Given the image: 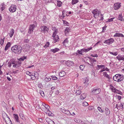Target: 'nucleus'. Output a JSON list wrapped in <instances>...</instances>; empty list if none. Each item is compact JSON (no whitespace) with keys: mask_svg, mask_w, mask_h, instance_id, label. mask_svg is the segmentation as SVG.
<instances>
[{"mask_svg":"<svg viewBox=\"0 0 124 124\" xmlns=\"http://www.w3.org/2000/svg\"><path fill=\"white\" fill-rule=\"evenodd\" d=\"M22 48L19 46L15 45L11 48V50L16 54H19L22 51Z\"/></svg>","mask_w":124,"mask_h":124,"instance_id":"obj_1","label":"nucleus"},{"mask_svg":"<svg viewBox=\"0 0 124 124\" xmlns=\"http://www.w3.org/2000/svg\"><path fill=\"white\" fill-rule=\"evenodd\" d=\"M113 79L117 82H120L123 81L124 79V76L123 75L117 74L114 76Z\"/></svg>","mask_w":124,"mask_h":124,"instance_id":"obj_2","label":"nucleus"},{"mask_svg":"<svg viewBox=\"0 0 124 124\" xmlns=\"http://www.w3.org/2000/svg\"><path fill=\"white\" fill-rule=\"evenodd\" d=\"M34 23L30 25V27L29 28L28 33L30 34H31L33 32L34 28L36 27L37 24V23L36 22L34 21Z\"/></svg>","mask_w":124,"mask_h":124,"instance_id":"obj_3","label":"nucleus"},{"mask_svg":"<svg viewBox=\"0 0 124 124\" xmlns=\"http://www.w3.org/2000/svg\"><path fill=\"white\" fill-rule=\"evenodd\" d=\"M101 91V89L98 88L97 87H95L92 89V93L94 95H97L100 93Z\"/></svg>","mask_w":124,"mask_h":124,"instance_id":"obj_4","label":"nucleus"},{"mask_svg":"<svg viewBox=\"0 0 124 124\" xmlns=\"http://www.w3.org/2000/svg\"><path fill=\"white\" fill-rule=\"evenodd\" d=\"M40 29H41V32L44 33L48 32L49 30V28L45 25H41L40 27Z\"/></svg>","mask_w":124,"mask_h":124,"instance_id":"obj_5","label":"nucleus"},{"mask_svg":"<svg viewBox=\"0 0 124 124\" xmlns=\"http://www.w3.org/2000/svg\"><path fill=\"white\" fill-rule=\"evenodd\" d=\"M16 9V6L15 5H12L9 8V11L11 12H15Z\"/></svg>","mask_w":124,"mask_h":124,"instance_id":"obj_6","label":"nucleus"},{"mask_svg":"<svg viewBox=\"0 0 124 124\" xmlns=\"http://www.w3.org/2000/svg\"><path fill=\"white\" fill-rule=\"evenodd\" d=\"M114 40L112 38L108 39L105 40L104 42V43H106L108 45H110L114 42Z\"/></svg>","mask_w":124,"mask_h":124,"instance_id":"obj_7","label":"nucleus"},{"mask_svg":"<svg viewBox=\"0 0 124 124\" xmlns=\"http://www.w3.org/2000/svg\"><path fill=\"white\" fill-rule=\"evenodd\" d=\"M92 12L94 16L97 15L99 16L101 14V12L97 9H95L93 10Z\"/></svg>","mask_w":124,"mask_h":124,"instance_id":"obj_8","label":"nucleus"},{"mask_svg":"<svg viewBox=\"0 0 124 124\" xmlns=\"http://www.w3.org/2000/svg\"><path fill=\"white\" fill-rule=\"evenodd\" d=\"M120 6H121L119 2L115 3L114 5V9L115 10H117L120 7Z\"/></svg>","mask_w":124,"mask_h":124,"instance_id":"obj_9","label":"nucleus"},{"mask_svg":"<svg viewBox=\"0 0 124 124\" xmlns=\"http://www.w3.org/2000/svg\"><path fill=\"white\" fill-rule=\"evenodd\" d=\"M65 64L67 66H69L74 65V63L73 61L69 60L65 62Z\"/></svg>","mask_w":124,"mask_h":124,"instance_id":"obj_10","label":"nucleus"},{"mask_svg":"<svg viewBox=\"0 0 124 124\" xmlns=\"http://www.w3.org/2000/svg\"><path fill=\"white\" fill-rule=\"evenodd\" d=\"M13 116L15 119V121L17 122H19V117L17 114H13Z\"/></svg>","mask_w":124,"mask_h":124,"instance_id":"obj_11","label":"nucleus"},{"mask_svg":"<svg viewBox=\"0 0 124 124\" xmlns=\"http://www.w3.org/2000/svg\"><path fill=\"white\" fill-rule=\"evenodd\" d=\"M15 32V30L13 29H12L10 30L9 32V35L10 38H12Z\"/></svg>","mask_w":124,"mask_h":124,"instance_id":"obj_12","label":"nucleus"},{"mask_svg":"<svg viewBox=\"0 0 124 124\" xmlns=\"http://www.w3.org/2000/svg\"><path fill=\"white\" fill-rule=\"evenodd\" d=\"M92 48V47H90L89 48H87V49L85 48H83L81 49V51H82V52H84L85 53H86L89 51L90 50H91Z\"/></svg>","mask_w":124,"mask_h":124,"instance_id":"obj_13","label":"nucleus"},{"mask_svg":"<svg viewBox=\"0 0 124 124\" xmlns=\"http://www.w3.org/2000/svg\"><path fill=\"white\" fill-rule=\"evenodd\" d=\"M103 75L106 77L108 78L109 79H110L112 78V76L111 75H109L107 74L106 72H104L103 73Z\"/></svg>","mask_w":124,"mask_h":124,"instance_id":"obj_14","label":"nucleus"},{"mask_svg":"<svg viewBox=\"0 0 124 124\" xmlns=\"http://www.w3.org/2000/svg\"><path fill=\"white\" fill-rule=\"evenodd\" d=\"M124 57V55L119 54L118 56L116 57V58L118 59V61H120L121 60H123Z\"/></svg>","mask_w":124,"mask_h":124,"instance_id":"obj_15","label":"nucleus"},{"mask_svg":"<svg viewBox=\"0 0 124 124\" xmlns=\"http://www.w3.org/2000/svg\"><path fill=\"white\" fill-rule=\"evenodd\" d=\"M53 38H54L53 39L54 40V43H55L56 42L58 41L60 39L59 36L57 35H56Z\"/></svg>","mask_w":124,"mask_h":124,"instance_id":"obj_16","label":"nucleus"},{"mask_svg":"<svg viewBox=\"0 0 124 124\" xmlns=\"http://www.w3.org/2000/svg\"><path fill=\"white\" fill-rule=\"evenodd\" d=\"M114 37H124V36L122 34L116 33L114 36Z\"/></svg>","mask_w":124,"mask_h":124,"instance_id":"obj_17","label":"nucleus"},{"mask_svg":"<svg viewBox=\"0 0 124 124\" xmlns=\"http://www.w3.org/2000/svg\"><path fill=\"white\" fill-rule=\"evenodd\" d=\"M21 64L20 62H17L15 65H13V66L15 68H18L21 65Z\"/></svg>","mask_w":124,"mask_h":124,"instance_id":"obj_18","label":"nucleus"},{"mask_svg":"<svg viewBox=\"0 0 124 124\" xmlns=\"http://www.w3.org/2000/svg\"><path fill=\"white\" fill-rule=\"evenodd\" d=\"M11 46V43L9 42H8L6 45L5 48V50L6 51L8 49V48L9 47Z\"/></svg>","mask_w":124,"mask_h":124,"instance_id":"obj_19","label":"nucleus"},{"mask_svg":"<svg viewBox=\"0 0 124 124\" xmlns=\"http://www.w3.org/2000/svg\"><path fill=\"white\" fill-rule=\"evenodd\" d=\"M124 104L120 103L119 104H117L116 105V106L118 107L119 106L120 107H121L122 109L124 108Z\"/></svg>","mask_w":124,"mask_h":124,"instance_id":"obj_20","label":"nucleus"},{"mask_svg":"<svg viewBox=\"0 0 124 124\" xmlns=\"http://www.w3.org/2000/svg\"><path fill=\"white\" fill-rule=\"evenodd\" d=\"M59 50V48H55L54 49H51L50 51L53 52L54 53H55L56 52L58 51Z\"/></svg>","mask_w":124,"mask_h":124,"instance_id":"obj_21","label":"nucleus"},{"mask_svg":"<svg viewBox=\"0 0 124 124\" xmlns=\"http://www.w3.org/2000/svg\"><path fill=\"white\" fill-rule=\"evenodd\" d=\"M118 19L121 21H123L124 20V19L123 18V16L122 15V14H120L118 16Z\"/></svg>","mask_w":124,"mask_h":124,"instance_id":"obj_22","label":"nucleus"},{"mask_svg":"<svg viewBox=\"0 0 124 124\" xmlns=\"http://www.w3.org/2000/svg\"><path fill=\"white\" fill-rule=\"evenodd\" d=\"M70 31L69 28L66 27L64 31V33L65 34H68Z\"/></svg>","mask_w":124,"mask_h":124,"instance_id":"obj_23","label":"nucleus"},{"mask_svg":"<svg viewBox=\"0 0 124 124\" xmlns=\"http://www.w3.org/2000/svg\"><path fill=\"white\" fill-rule=\"evenodd\" d=\"M66 74L65 73L64 71H62L59 74V76L61 77H63Z\"/></svg>","mask_w":124,"mask_h":124,"instance_id":"obj_24","label":"nucleus"},{"mask_svg":"<svg viewBox=\"0 0 124 124\" xmlns=\"http://www.w3.org/2000/svg\"><path fill=\"white\" fill-rule=\"evenodd\" d=\"M2 117L4 119V120H5V122L6 121L5 120L6 119V118H9V117L6 114H4L2 115Z\"/></svg>","mask_w":124,"mask_h":124,"instance_id":"obj_25","label":"nucleus"},{"mask_svg":"<svg viewBox=\"0 0 124 124\" xmlns=\"http://www.w3.org/2000/svg\"><path fill=\"white\" fill-rule=\"evenodd\" d=\"M86 97L85 94L84 93H82L80 96V98L81 99L83 100Z\"/></svg>","mask_w":124,"mask_h":124,"instance_id":"obj_26","label":"nucleus"},{"mask_svg":"<svg viewBox=\"0 0 124 124\" xmlns=\"http://www.w3.org/2000/svg\"><path fill=\"white\" fill-rule=\"evenodd\" d=\"M97 67H98L96 69L99 70L101 68H103V69H104L105 68V66L104 65H97Z\"/></svg>","mask_w":124,"mask_h":124,"instance_id":"obj_27","label":"nucleus"},{"mask_svg":"<svg viewBox=\"0 0 124 124\" xmlns=\"http://www.w3.org/2000/svg\"><path fill=\"white\" fill-rule=\"evenodd\" d=\"M105 113L107 115H109L110 113V111L107 108H105Z\"/></svg>","mask_w":124,"mask_h":124,"instance_id":"obj_28","label":"nucleus"},{"mask_svg":"<svg viewBox=\"0 0 124 124\" xmlns=\"http://www.w3.org/2000/svg\"><path fill=\"white\" fill-rule=\"evenodd\" d=\"M63 113H64L66 114L67 115H72L70 113V111L68 110H67L66 109L65 111Z\"/></svg>","mask_w":124,"mask_h":124,"instance_id":"obj_29","label":"nucleus"},{"mask_svg":"<svg viewBox=\"0 0 124 124\" xmlns=\"http://www.w3.org/2000/svg\"><path fill=\"white\" fill-rule=\"evenodd\" d=\"M57 6L58 7H60L61 6L62 4V2L59 0H57Z\"/></svg>","mask_w":124,"mask_h":124,"instance_id":"obj_30","label":"nucleus"},{"mask_svg":"<svg viewBox=\"0 0 124 124\" xmlns=\"http://www.w3.org/2000/svg\"><path fill=\"white\" fill-rule=\"evenodd\" d=\"M5 38L4 37L3 39H0V43L1 46H2L4 44V41Z\"/></svg>","mask_w":124,"mask_h":124,"instance_id":"obj_31","label":"nucleus"},{"mask_svg":"<svg viewBox=\"0 0 124 124\" xmlns=\"http://www.w3.org/2000/svg\"><path fill=\"white\" fill-rule=\"evenodd\" d=\"M78 1V0H72L71 4L74 5L77 3Z\"/></svg>","mask_w":124,"mask_h":124,"instance_id":"obj_32","label":"nucleus"},{"mask_svg":"<svg viewBox=\"0 0 124 124\" xmlns=\"http://www.w3.org/2000/svg\"><path fill=\"white\" fill-rule=\"evenodd\" d=\"M26 73L27 75H28L30 76H31V78H32V77L31 76H34L33 75H32L31 74V72H30L29 71H27L26 72ZM31 79H33L32 78H31Z\"/></svg>","mask_w":124,"mask_h":124,"instance_id":"obj_33","label":"nucleus"},{"mask_svg":"<svg viewBox=\"0 0 124 124\" xmlns=\"http://www.w3.org/2000/svg\"><path fill=\"white\" fill-rule=\"evenodd\" d=\"M69 41L68 40V39L66 38L63 42V44L64 45H65V44H66L68 43Z\"/></svg>","mask_w":124,"mask_h":124,"instance_id":"obj_34","label":"nucleus"},{"mask_svg":"<svg viewBox=\"0 0 124 124\" xmlns=\"http://www.w3.org/2000/svg\"><path fill=\"white\" fill-rule=\"evenodd\" d=\"M111 87L110 88L111 90L112 91L114 92H115L116 91V89L114 87L112 86L111 85Z\"/></svg>","mask_w":124,"mask_h":124,"instance_id":"obj_35","label":"nucleus"},{"mask_svg":"<svg viewBox=\"0 0 124 124\" xmlns=\"http://www.w3.org/2000/svg\"><path fill=\"white\" fill-rule=\"evenodd\" d=\"M81 93V91L80 90H77L76 92V95H78L80 94Z\"/></svg>","mask_w":124,"mask_h":124,"instance_id":"obj_36","label":"nucleus"},{"mask_svg":"<svg viewBox=\"0 0 124 124\" xmlns=\"http://www.w3.org/2000/svg\"><path fill=\"white\" fill-rule=\"evenodd\" d=\"M51 80V78L49 77H47L45 78V81L48 82L50 81Z\"/></svg>","mask_w":124,"mask_h":124,"instance_id":"obj_37","label":"nucleus"},{"mask_svg":"<svg viewBox=\"0 0 124 124\" xmlns=\"http://www.w3.org/2000/svg\"><path fill=\"white\" fill-rule=\"evenodd\" d=\"M85 66L84 65H81L80 66V69L81 70H83L85 67Z\"/></svg>","mask_w":124,"mask_h":124,"instance_id":"obj_38","label":"nucleus"},{"mask_svg":"<svg viewBox=\"0 0 124 124\" xmlns=\"http://www.w3.org/2000/svg\"><path fill=\"white\" fill-rule=\"evenodd\" d=\"M91 62H96V60L95 58H89Z\"/></svg>","mask_w":124,"mask_h":124,"instance_id":"obj_39","label":"nucleus"},{"mask_svg":"<svg viewBox=\"0 0 124 124\" xmlns=\"http://www.w3.org/2000/svg\"><path fill=\"white\" fill-rule=\"evenodd\" d=\"M51 77L52 79L54 80H56L58 79L54 75L51 76Z\"/></svg>","mask_w":124,"mask_h":124,"instance_id":"obj_40","label":"nucleus"},{"mask_svg":"<svg viewBox=\"0 0 124 124\" xmlns=\"http://www.w3.org/2000/svg\"><path fill=\"white\" fill-rule=\"evenodd\" d=\"M57 30L54 31L52 36L53 37H54L56 35V34L57 33Z\"/></svg>","mask_w":124,"mask_h":124,"instance_id":"obj_41","label":"nucleus"},{"mask_svg":"<svg viewBox=\"0 0 124 124\" xmlns=\"http://www.w3.org/2000/svg\"><path fill=\"white\" fill-rule=\"evenodd\" d=\"M115 93H118L121 95H122V92L117 89L116 90L115 92Z\"/></svg>","mask_w":124,"mask_h":124,"instance_id":"obj_42","label":"nucleus"},{"mask_svg":"<svg viewBox=\"0 0 124 124\" xmlns=\"http://www.w3.org/2000/svg\"><path fill=\"white\" fill-rule=\"evenodd\" d=\"M26 57L23 56V57H22L20 58L19 60L20 61H23L24 60L26 59Z\"/></svg>","mask_w":124,"mask_h":124,"instance_id":"obj_43","label":"nucleus"},{"mask_svg":"<svg viewBox=\"0 0 124 124\" xmlns=\"http://www.w3.org/2000/svg\"><path fill=\"white\" fill-rule=\"evenodd\" d=\"M109 53L110 54L115 56L117 55L118 54L117 52L113 53L112 52H109Z\"/></svg>","mask_w":124,"mask_h":124,"instance_id":"obj_44","label":"nucleus"},{"mask_svg":"<svg viewBox=\"0 0 124 124\" xmlns=\"http://www.w3.org/2000/svg\"><path fill=\"white\" fill-rule=\"evenodd\" d=\"M83 105L84 106H86L88 105V103L86 101H84L83 103Z\"/></svg>","mask_w":124,"mask_h":124,"instance_id":"obj_45","label":"nucleus"},{"mask_svg":"<svg viewBox=\"0 0 124 124\" xmlns=\"http://www.w3.org/2000/svg\"><path fill=\"white\" fill-rule=\"evenodd\" d=\"M49 42H47L45 45L44 46V47L45 48L49 46Z\"/></svg>","mask_w":124,"mask_h":124,"instance_id":"obj_46","label":"nucleus"},{"mask_svg":"<svg viewBox=\"0 0 124 124\" xmlns=\"http://www.w3.org/2000/svg\"><path fill=\"white\" fill-rule=\"evenodd\" d=\"M82 51H81V49L80 50H78L77 51V54H81L82 55H83V54H82Z\"/></svg>","mask_w":124,"mask_h":124,"instance_id":"obj_47","label":"nucleus"},{"mask_svg":"<svg viewBox=\"0 0 124 124\" xmlns=\"http://www.w3.org/2000/svg\"><path fill=\"white\" fill-rule=\"evenodd\" d=\"M115 18V17H113L108 19L107 22H109L113 21V20Z\"/></svg>","mask_w":124,"mask_h":124,"instance_id":"obj_48","label":"nucleus"},{"mask_svg":"<svg viewBox=\"0 0 124 124\" xmlns=\"http://www.w3.org/2000/svg\"><path fill=\"white\" fill-rule=\"evenodd\" d=\"M44 107L46 108L47 109V111H49V109L50 107L48 105L46 104Z\"/></svg>","mask_w":124,"mask_h":124,"instance_id":"obj_49","label":"nucleus"},{"mask_svg":"<svg viewBox=\"0 0 124 124\" xmlns=\"http://www.w3.org/2000/svg\"><path fill=\"white\" fill-rule=\"evenodd\" d=\"M40 95L42 96L43 97L45 95L43 91H40Z\"/></svg>","mask_w":124,"mask_h":124,"instance_id":"obj_50","label":"nucleus"},{"mask_svg":"<svg viewBox=\"0 0 124 124\" xmlns=\"http://www.w3.org/2000/svg\"><path fill=\"white\" fill-rule=\"evenodd\" d=\"M29 39H24V43H27L29 41Z\"/></svg>","mask_w":124,"mask_h":124,"instance_id":"obj_51","label":"nucleus"},{"mask_svg":"<svg viewBox=\"0 0 124 124\" xmlns=\"http://www.w3.org/2000/svg\"><path fill=\"white\" fill-rule=\"evenodd\" d=\"M98 109L99 111V112H102L103 111L102 109L100 107H98L97 108Z\"/></svg>","mask_w":124,"mask_h":124,"instance_id":"obj_52","label":"nucleus"},{"mask_svg":"<svg viewBox=\"0 0 124 124\" xmlns=\"http://www.w3.org/2000/svg\"><path fill=\"white\" fill-rule=\"evenodd\" d=\"M66 109L64 107H62L60 108V110L61 111H62L63 113L64 112L65 110Z\"/></svg>","mask_w":124,"mask_h":124,"instance_id":"obj_53","label":"nucleus"},{"mask_svg":"<svg viewBox=\"0 0 124 124\" xmlns=\"http://www.w3.org/2000/svg\"><path fill=\"white\" fill-rule=\"evenodd\" d=\"M107 27V26H105V27H102V32H104L106 30V28Z\"/></svg>","mask_w":124,"mask_h":124,"instance_id":"obj_54","label":"nucleus"},{"mask_svg":"<svg viewBox=\"0 0 124 124\" xmlns=\"http://www.w3.org/2000/svg\"><path fill=\"white\" fill-rule=\"evenodd\" d=\"M62 21L63 22V23L64 24L67 25V24H69L68 23L67 21H66L62 20Z\"/></svg>","mask_w":124,"mask_h":124,"instance_id":"obj_55","label":"nucleus"},{"mask_svg":"<svg viewBox=\"0 0 124 124\" xmlns=\"http://www.w3.org/2000/svg\"><path fill=\"white\" fill-rule=\"evenodd\" d=\"M91 56L93 57H97L98 56V55H97V54H96L95 55H93V54H91Z\"/></svg>","mask_w":124,"mask_h":124,"instance_id":"obj_56","label":"nucleus"},{"mask_svg":"<svg viewBox=\"0 0 124 124\" xmlns=\"http://www.w3.org/2000/svg\"><path fill=\"white\" fill-rule=\"evenodd\" d=\"M101 14V19H100V20L102 21L103 19V15L100 14Z\"/></svg>","mask_w":124,"mask_h":124,"instance_id":"obj_57","label":"nucleus"},{"mask_svg":"<svg viewBox=\"0 0 124 124\" xmlns=\"http://www.w3.org/2000/svg\"><path fill=\"white\" fill-rule=\"evenodd\" d=\"M38 86L39 87L41 88H42L43 87L42 84L40 83L38 84Z\"/></svg>","mask_w":124,"mask_h":124,"instance_id":"obj_58","label":"nucleus"},{"mask_svg":"<svg viewBox=\"0 0 124 124\" xmlns=\"http://www.w3.org/2000/svg\"><path fill=\"white\" fill-rule=\"evenodd\" d=\"M5 8V7L4 6H2V7H1L0 9L1 10L3 11Z\"/></svg>","mask_w":124,"mask_h":124,"instance_id":"obj_59","label":"nucleus"},{"mask_svg":"<svg viewBox=\"0 0 124 124\" xmlns=\"http://www.w3.org/2000/svg\"><path fill=\"white\" fill-rule=\"evenodd\" d=\"M117 97L116 98L118 99L119 101L121 99V97L119 95L118 96L117 95Z\"/></svg>","mask_w":124,"mask_h":124,"instance_id":"obj_60","label":"nucleus"},{"mask_svg":"<svg viewBox=\"0 0 124 124\" xmlns=\"http://www.w3.org/2000/svg\"><path fill=\"white\" fill-rule=\"evenodd\" d=\"M88 109L90 110H92L93 109V107L92 106H90L88 108Z\"/></svg>","mask_w":124,"mask_h":124,"instance_id":"obj_61","label":"nucleus"},{"mask_svg":"<svg viewBox=\"0 0 124 124\" xmlns=\"http://www.w3.org/2000/svg\"><path fill=\"white\" fill-rule=\"evenodd\" d=\"M52 30L53 31H55L57 30V29H56L55 27H52Z\"/></svg>","mask_w":124,"mask_h":124,"instance_id":"obj_62","label":"nucleus"},{"mask_svg":"<svg viewBox=\"0 0 124 124\" xmlns=\"http://www.w3.org/2000/svg\"><path fill=\"white\" fill-rule=\"evenodd\" d=\"M52 112L50 111H49V112L48 113V115L49 116H52Z\"/></svg>","mask_w":124,"mask_h":124,"instance_id":"obj_63","label":"nucleus"},{"mask_svg":"<svg viewBox=\"0 0 124 124\" xmlns=\"http://www.w3.org/2000/svg\"><path fill=\"white\" fill-rule=\"evenodd\" d=\"M8 121H9V123H10V124H12V122L9 118H8Z\"/></svg>","mask_w":124,"mask_h":124,"instance_id":"obj_64","label":"nucleus"}]
</instances>
